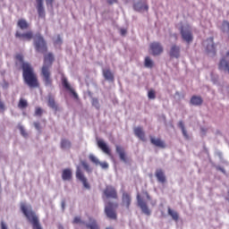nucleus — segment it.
Instances as JSON below:
<instances>
[{
	"instance_id": "obj_4",
	"label": "nucleus",
	"mask_w": 229,
	"mask_h": 229,
	"mask_svg": "<svg viewBox=\"0 0 229 229\" xmlns=\"http://www.w3.org/2000/svg\"><path fill=\"white\" fill-rule=\"evenodd\" d=\"M34 47L38 53H47V43L40 33L36 34L34 37Z\"/></svg>"
},
{
	"instance_id": "obj_34",
	"label": "nucleus",
	"mask_w": 229,
	"mask_h": 229,
	"mask_svg": "<svg viewBox=\"0 0 229 229\" xmlns=\"http://www.w3.org/2000/svg\"><path fill=\"white\" fill-rule=\"evenodd\" d=\"M89 158L90 162L95 164V165H99V159H98V157H96V156L90 154L89 156Z\"/></svg>"
},
{
	"instance_id": "obj_17",
	"label": "nucleus",
	"mask_w": 229,
	"mask_h": 229,
	"mask_svg": "<svg viewBox=\"0 0 229 229\" xmlns=\"http://www.w3.org/2000/svg\"><path fill=\"white\" fill-rule=\"evenodd\" d=\"M134 135L142 140V142H146V132H144V129L142 127L134 128Z\"/></svg>"
},
{
	"instance_id": "obj_29",
	"label": "nucleus",
	"mask_w": 229,
	"mask_h": 229,
	"mask_svg": "<svg viewBox=\"0 0 229 229\" xmlns=\"http://www.w3.org/2000/svg\"><path fill=\"white\" fill-rule=\"evenodd\" d=\"M17 26L21 30H28L30 28V23L24 19H20L17 22Z\"/></svg>"
},
{
	"instance_id": "obj_27",
	"label": "nucleus",
	"mask_w": 229,
	"mask_h": 229,
	"mask_svg": "<svg viewBox=\"0 0 229 229\" xmlns=\"http://www.w3.org/2000/svg\"><path fill=\"white\" fill-rule=\"evenodd\" d=\"M72 143L67 139L61 140V149H71Z\"/></svg>"
},
{
	"instance_id": "obj_28",
	"label": "nucleus",
	"mask_w": 229,
	"mask_h": 229,
	"mask_svg": "<svg viewBox=\"0 0 229 229\" xmlns=\"http://www.w3.org/2000/svg\"><path fill=\"white\" fill-rule=\"evenodd\" d=\"M47 105L50 108H52L55 112H58V105H56V102L55 101V98L53 97L48 98Z\"/></svg>"
},
{
	"instance_id": "obj_31",
	"label": "nucleus",
	"mask_w": 229,
	"mask_h": 229,
	"mask_svg": "<svg viewBox=\"0 0 229 229\" xmlns=\"http://www.w3.org/2000/svg\"><path fill=\"white\" fill-rule=\"evenodd\" d=\"M168 216H171V217H172V219H174V221H178V219L180 218L178 212L171 209V208H168Z\"/></svg>"
},
{
	"instance_id": "obj_13",
	"label": "nucleus",
	"mask_w": 229,
	"mask_h": 229,
	"mask_svg": "<svg viewBox=\"0 0 229 229\" xmlns=\"http://www.w3.org/2000/svg\"><path fill=\"white\" fill-rule=\"evenodd\" d=\"M15 38H20V40H31L33 38V31L30 30L25 33H21L19 30L15 33Z\"/></svg>"
},
{
	"instance_id": "obj_35",
	"label": "nucleus",
	"mask_w": 229,
	"mask_h": 229,
	"mask_svg": "<svg viewBox=\"0 0 229 229\" xmlns=\"http://www.w3.org/2000/svg\"><path fill=\"white\" fill-rule=\"evenodd\" d=\"M148 99H155L157 98V92L155 91V89L148 90Z\"/></svg>"
},
{
	"instance_id": "obj_18",
	"label": "nucleus",
	"mask_w": 229,
	"mask_h": 229,
	"mask_svg": "<svg viewBox=\"0 0 229 229\" xmlns=\"http://www.w3.org/2000/svg\"><path fill=\"white\" fill-rule=\"evenodd\" d=\"M116 153L119 155L120 157V160H122V162H128V157L126 156V151L124 150V148L116 145Z\"/></svg>"
},
{
	"instance_id": "obj_39",
	"label": "nucleus",
	"mask_w": 229,
	"mask_h": 229,
	"mask_svg": "<svg viewBox=\"0 0 229 229\" xmlns=\"http://www.w3.org/2000/svg\"><path fill=\"white\" fill-rule=\"evenodd\" d=\"M222 28L224 30V31H229V22L227 21H224L222 23Z\"/></svg>"
},
{
	"instance_id": "obj_1",
	"label": "nucleus",
	"mask_w": 229,
	"mask_h": 229,
	"mask_svg": "<svg viewBox=\"0 0 229 229\" xmlns=\"http://www.w3.org/2000/svg\"><path fill=\"white\" fill-rule=\"evenodd\" d=\"M16 59L19 60L21 64H22V76L26 85H28L30 89H38L40 87V84L38 83V79L37 78V74H35V72L33 71L31 65L28 63H24V58L21 55H18L16 56Z\"/></svg>"
},
{
	"instance_id": "obj_8",
	"label": "nucleus",
	"mask_w": 229,
	"mask_h": 229,
	"mask_svg": "<svg viewBox=\"0 0 229 229\" xmlns=\"http://www.w3.org/2000/svg\"><path fill=\"white\" fill-rule=\"evenodd\" d=\"M137 201L138 207L141 208L143 214H145L146 216H151V210H149V208H148V202H146V200H144V199H142L140 195L137 196Z\"/></svg>"
},
{
	"instance_id": "obj_44",
	"label": "nucleus",
	"mask_w": 229,
	"mask_h": 229,
	"mask_svg": "<svg viewBox=\"0 0 229 229\" xmlns=\"http://www.w3.org/2000/svg\"><path fill=\"white\" fill-rule=\"evenodd\" d=\"M6 110V106H4V102L0 100V112H4Z\"/></svg>"
},
{
	"instance_id": "obj_41",
	"label": "nucleus",
	"mask_w": 229,
	"mask_h": 229,
	"mask_svg": "<svg viewBox=\"0 0 229 229\" xmlns=\"http://www.w3.org/2000/svg\"><path fill=\"white\" fill-rule=\"evenodd\" d=\"M54 44H55V46H60V45H62V38L60 37V35L57 36V38H56L55 41H54Z\"/></svg>"
},
{
	"instance_id": "obj_15",
	"label": "nucleus",
	"mask_w": 229,
	"mask_h": 229,
	"mask_svg": "<svg viewBox=\"0 0 229 229\" xmlns=\"http://www.w3.org/2000/svg\"><path fill=\"white\" fill-rule=\"evenodd\" d=\"M98 147L103 151V153L108 155V157H112V150H110V148L108 145H106V143H105V141L99 140L98 141Z\"/></svg>"
},
{
	"instance_id": "obj_11",
	"label": "nucleus",
	"mask_w": 229,
	"mask_h": 229,
	"mask_svg": "<svg viewBox=\"0 0 229 229\" xmlns=\"http://www.w3.org/2000/svg\"><path fill=\"white\" fill-rule=\"evenodd\" d=\"M121 205L123 208H126V210H130V205H131V195H130V193H123Z\"/></svg>"
},
{
	"instance_id": "obj_49",
	"label": "nucleus",
	"mask_w": 229,
	"mask_h": 229,
	"mask_svg": "<svg viewBox=\"0 0 229 229\" xmlns=\"http://www.w3.org/2000/svg\"><path fill=\"white\" fill-rule=\"evenodd\" d=\"M179 128H181V130H185V124H183L182 121H180L178 123Z\"/></svg>"
},
{
	"instance_id": "obj_48",
	"label": "nucleus",
	"mask_w": 229,
	"mask_h": 229,
	"mask_svg": "<svg viewBox=\"0 0 229 229\" xmlns=\"http://www.w3.org/2000/svg\"><path fill=\"white\" fill-rule=\"evenodd\" d=\"M47 1V5L51 6L53 8V3H55V0H46Z\"/></svg>"
},
{
	"instance_id": "obj_42",
	"label": "nucleus",
	"mask_w": 229,
	"mask_h": 229,
	"mask_svg": "<svg viewBox=\"0 0 229 229\" xmlns=\"http://www.w3.org/2000/svg\"><path fill=\"white\" fill-rule=\"evenodd\" d=\"M20 131H21V134L23 137H28V132H26V130H24V127L21 126V127H20Z\"/></svg>"
},
{
	"instance_id": "obj_32",
	"label": "nucleus",
	"mask_w": 229,
	"mask_h": 229,
	"mask_svg": "<svg viewBox=\"0 0 229 229\" xmlns=\"http://www.w3.org/2000/svg\"><path fill=\"white\" fill-rule=\"evenodd\" d=\"M18 108H21V110H23V108H28V100L24 98H20L18 103Z\"/></svg>"
},
{
	"instance_id": "obj_30",
	"label": "nucleus",
	"mask_w": 229,
	"mask_h": 229,
	"mask_svg": "<svg viewBox=\"0 0 229 229\" xmlns=\"http://www.w3.org/2000/svg\"><path fill=\"white\" fill-rule=\"evenodd\" d=\"M86 228L89 229H99V225L95 219L89 218V223L86 224Z\"/></svg>"
},
{
	"instance_id": "obj_25",
	"label": "nucleus",
	"mask_w": 229,
	"mask_h": 229,
	"mask_svg": "<svg viewBox=\"0 0 229 229\" xmlns=\"http://www.w3.org/2000/svg\"><path fill=\"white\" fill-rule=\"evenodd\" d=\"M133 8L136 12H144V10L148 11L149 7L148 6V4H142V2L140 1L134 4Z\"/></svg>"
},
{
	"instance_id": "obj_40",
	"label": "nucleus",
	"mask_w": 229,
	"mask_h": 229,
	"mask_svg": "<svg viewBox=\"0 0 229 229\" xmlns=\"http://www.w3.org/2000/svg\"><path fill=\"white\" fill-rule=\"evenodd\" d=\"M72 223L73 225H79V223L85 225V222L81 221V218L79 216H75Z\"/></svg>"
},
{
	"instance_id": "obj_2",
	"label": "nucleus",
	"mask_w": 229,
	"mask_h": 229,
	"mask_svg": "<svg viewBox=\"0 0 229 229\" xmlns=\"http://www.w3.org/2000/svg\"><path fill=\"white\" fill-rule=\"evenodd\" d=\"M55 62V55L53 53H48L44 56V64L41 67V76L46 87L53 86V78H51V67Z\"/></svg>"
},
{
	"instance_id": "obj_12",
	"label": "nucleus",
	"mask_w": 229,
	"mask_h": 229,
	"mask_svg": "<svg viewBox=\"0 0 229 229\" xmlns=\"http://www.w3.org/2000/svg\"><path fill=\"white\" fill-rule=\"evenodd\" d=\"M62 81V85L64 89H66V90H69V92H71V94H72L73 98L75 99H78V93H76V91H74V89H72L71 87V84H69V81H67V79L65 78V76H63L61 79Z\"/></svg>"
},
{
	"instance_id": "obj_26",
	"label": "nucleus",
	"mask_w": 229,
	"mask_h": 229,
	"mask_svg": "<svg viewBox=\"0 0 229 229\" xmlns=\"http://www.w3.org/2000/svg\"><path fill=\"white\" fill-rule=\"evenodd\" d=\"M191 104L194 106H201V105H203V98L199 96H192L191 98Z\"/></svg>"
},
{
	"instance_id": "obj_6",
	"label": "nucleus",
	"mask_w": 229,
	"mask_h": 229,
	"mask_svg": "<svg viewBox=\"0 0 229 229\" xmlns=\"http://www.w3.org/2000/svg\"><path fill=\"white\" fill-rule=\"evenodd\" d=\"M149 50L153 56H158L164 53V47L159 42H152L149 45Z\"/></svg>"
},
{
	"instance_id": "obj_23",
	"label": "nucleus",
	"mask_w": 229,
	"mask_h": 229,
	"mask_svg": "<svg viewBox=\"0 0 229 229\" xmlns=\"http://www.w3.org/2000/svg\"><path fill=\"white\" fill-rule=\"evenodd\" d=\"M207 42H209L208 45H207V51L208 53H213L214 55H216V45L214 44V38H208L207 39Z\"/></svg>"
},
{
	"instance_id": "obj_22",
	"label": "nucleus",
	"mask_w": 229,
	"mask_h": 229,
	"mask_svg": "<svg viewBox=\"0 0 229 229\" xmlns=\"http://www.w3.org/2000/svg\"><path fill=\"white\" fill-rule=\"evenodd\" d=\"M150 142L153 144V146H156L157 148H161L164 149L165 148V142L160 139H155L152 136H150Z\"/></svg>"
},
{
	"instance_id": "obj_54",
	"label": "nucleus",
	"mask_w": 229,
	"mask_h": 229,
	"mask_svg": "<svg viewBox=\"0 0 229 229\" xmlns=\"http://www.w3.org/2000/svg\"><path fill=\"white\" fill-rule=\"evenodd\" d=\"M152 205H157V201H154V203H152Z\"/></svg>"
},
{
	"instance_id": "obj_14",
	"label": "nucleus",
	"mask_w": 229,
	"mask_h": 229,
	"mask_svg": "<svg viewBox=\"0 0 229 229\" xmlns=\"http://www.w3.org/2000/svg\"><path fill=\"white\" fill-rule=\"evenodd\" d=\"M218 69L219 71H225L229 74V60L226 59V57H222L220 59V62L218 64Z\"/></svg>"
},
{
	"instance_id": "obj_16",
	"label": "nucleus",
	"mask_w": 229,
	"mask_h": 229,
	"mask_svg": "<svg viewBox=\"0 0 229 229\" xmlns=\"http://www.w3.org/2000/svg\"><path fill=\"white\" fill-rule=\"evenodd\" d=\"M169 55L171 58H180V47L174 44L170 47Z\"/></svg>"
},
{
	"instance_id": "obj_20",
	"label": "nucleus",
	"mask_w": 229,
	"mask_h": 229,
	"mask_svg": "<svg viewBox=\"0 0 229 229\" xmlns=\"http://www.w3.org/2000/svg\"><path fill=\"white\" fill-rule=\"evenodd\" d=\"M155 176L157 182H159V183H165L166 179H165V174L164 173V170L162 169L156 170Z\"/></svg>"
},
{
	"instance_id": "obj_55",
	"label": "nucleus",
	"mask_w": 229,
	"mask_h": 229,
	"mask_svg": "<svg viewBox=\"0 0 229 229\" xmlns=\"http://www.w3.org/2000/svg\"><path fill=\"white\" fill-rule=\"evenodd\" d=\"M106 229H114V227H107Z\"/></svg>"
},
{
	"instance_id": "obj_47",
	"label": "nucleus",
	"mask_w": 229,
	"mask_h": 229,
	"mask_svg": "<svg viewBox=\"0 0 229 229\" xmlns=\"http://www.w3.org/2000/svg\"><path fill=\"white\" fill-rule=\"evenodd\" d=\"M216 171H221V173H223V174H226V170H225V168H223L221 166H216Z\"/></svg>"
},
{
	"instance_id": "obj_53",
	"label": "nucleus",
	"mask_w": 229,
	"mask_h": 229,
	"mask_svg": "<svg viewBox=\"0 0 229 229\" xmlns=\"http://www.w3.org/2000/svg\"><path fill=\"white\" fill-rule=\"evenodd\" d=\"M146 196H147V199H148V201H150L151 196H149V193L146 192Z\"/></svg>"
},
{
	"instance_id": "obj_50",
	"label": "nucleus",
	"mask_w": 229,
	"mask_h": 229,
	"mask_svg": "<svg viewBox=\"0 0 229 229\" xmlns=\"http://www.w3.org/2000/svg\"><path fill=\"white\" fill-rule=\"evenodd\" d=\"M182 131L183 137H185L186 139H189V134H187V130L182 129Z\"/></svg>"
},
{
	"instance_id": "obj_24",
	"label": "nucleus",
	"mask_w": 229,
	"mask_h": 229,
	"mask_svg": "<svg viewBox=\"0 0 229 229\" xmlns=\"http://www.w3.org/2000/svg\"><path fill=\"white\" fill-rule=\"evenodd\" d=\"M62 179L64 182L72 180V171L70 168H66V169L63 170Z\"/></svg>"
},
{
	"instance_id": "obj_51",
	"label": "nucleus",
	"mask_w": 229,
	"mask_h": 229,
	"mask_svg": "<svg viewBox=\"0 0 229 229\" xmlns=\"http://www.w3.org/2000/svg\"><path fill=\"white\" fill-rule=\"evenodd\" d=\"M108 4H114L115 3H117V0H106Z\"/></svg>"
},
{
	"instance_id": "obj_33",
	"label": "nucleus",
	"mask_w": 229,
	"mask_h": 229,
	"mask_svg": "<svg viewBox=\"0 0 229 229\" xmlns=\"http://www.w3.org/2000/svg\"><path fill=\"white\" fill-rule=\"evenodd\" d=\"M145 67H148V69H152L153 67V60L149 56L145 57Z\"/></svg>"
},
{
	"instance_id": "obj_10",
	"label": "nucleus",
	"mask_w": 229,
	"mask_h": 229,
	"mask_svg": "<svg viewBox=\"0 0 229 229\" xmlns=\"http://www.w3.org/2000/svg\"><path fill=\"white\" fill-rule=\"evenodd\" d=\"M104 194L106 198L111 199H117L119 198V196L117 195V191L113 186H106L104 190Z\"/></svg>"
},
{
	"instance_id": "obj_45",
	"label": "nucleus",
	"mask_w": 229,
	"mask_h": 229,
	"mask_svg": "<svg viewBox=\"0 0 229 229\" xmlns=\"http://www.w3.org/2000/svg\"><path fill=\"white\" fill-rule=\"evenodd\" d=\"M34 128H36L38 131H40L42 130V127L40 126V123L38 122L34 123Z\"/></svg>"
},
{
	"instance_id": "obj_38",
	"label": "nucleus",
	"mask_w": 229,
	"mask_h": 229,
	"mask_svg": "<svg viewBox=\"0 0 229 229\" xmlns=\"http://www.w3.org/2000/svg\"><path fill=\"white\" fill-rule=\"evenodd\" d=\"M92 106H95L98 110H99V100L98 98H92Z\"/></svg>"
},
{
	"instance_id": "obj_36",
	"label": "nucleus",
	"mask_w": 229,
	"mask_h": 229,
	"mask_svg": "<svg viewBox=\"0 0 229 229\" xmlns=\"http://www.w3.org/2000/svg\"><path fill=\"white\" fill-rule=\"evenodd\" d=\"M42 114H44V110H42L41 107L35 108V115H37L38 117H41Z\"/></svg>"
},
{
	"instance_id": "obj_37",
	"label": "nucleus",
	"mask_w": 229,
	"mask_h": 229,
	"mask_svg": "<svg viewBox=\"0 0 229 229\" xmlns=\"http://www.w3.org/2000/svg\"><path fill=\"white\" fill-rule=\"evenodd\" d=\"M81 165L83 166V168L85 169V171H87V173H90V171H92V170L90 169V165H89L87 164V162L82 161V162H81Z\"/></svg>"
},
{
	"instance_id": "obj_43",
	"label": "nucleus",
	"mask_w": 229,
	"mask_h": 229,
	"mask_svg": "<svg viewBox=\"0 0 229 229\" xmlns=\"http://www.w3.org/2000/svg\"><path fill=\"white\" fill-rule=\"evenodd\" d=\"M98 165H100L102 169H108V163L106 162H99Z\"/></svg>"
},
{
	"instance_id": "obj_3",
	"label": "nucleus",
	"mask_w": 229,
	"mask_h": 229,
	"mask_svg": "<svg viewBox=\"0 0 229 229\" xmlns=\"http://www.w3.org/2000/svg\"><path fill=\"white\" fill-rule=\"evenodd\" d=\"M21 210L28 221L31 223L32 229H42L38 216H37V214H35L34 210L31 208V206H27L26 204L21 203Z\"/></svg>"
},
{
	"instance_id": "obj_7",
	"label": "nucleus",
	"mask_w": 229,
	"mask_h": 229,
	"mask_svg": "<svg viewBox=\"0 0 229 229\" xmlns=\"http://www.w3.org/2000/svg\"><path fill=\"white\" fill-rule=\"evenodd\" d=\"M76 178L81 182L85 189L88 191L90 190V184L89 183V181H87V177H85V174H83V172L80 166H78L76 170Z\"/></svg>"
},
{
	"instance_id": "obj_46",
	"label": "nucleus",
	"mask_w": 229,
	"mask_h": 229,
	"mask_svg": "<svg viewBox=\"0 0 229 229\" xmlns=\"http://www.w3.org/2000/svg\"><path fill=\"white\" fill-rule=\"evenodd\" d=\"M126 33H128V30L126 29L120 30V34L122 35V37H124Z\"/></svg>"
},
{
	"instance_id": "obj_19",
	"label": "nucleus",
	"mask_w": 229,
	"mask_h": 229,
	"mask_svg": "<svg viewBox=\"0 0 229 229\" xmlns=\"http://www.w3.org/2000/svg\"><path fill=\"white\" fill-rule=\"evenodd\" d=\"M102 74L105 80H106L107 81H112V82L115 81V78L114 77V73L112 72L110 68L104 69L102 71Z\"/></svg>"
},
{
	"instance_id": "obj_21",
	"label": "nucleus",
	"mask_w": 229,
	"mask_h": 229,
	"mask_svg": "<svg viewBox=\"0 0 229 229\" xmlns=\"http://www.w3.org/2000/svg\"><path fill=\"white\" fill-rule=\"evenodd\" d=\"M37 10L39 17H46V11H44V2L43 0H36Z\"/></svg>"
},
{
	"instance_id": "obj_9",
	"label": "nucleus",
	"mask_w": 229,
	"mask_h": 229,
	"mask_svg": "<svg viewBox=\"0 0 229 229\" xmlns=\"http://www.w3.org/2000/svg\"><path fill=\"white\" fill-rule=\"evenodd\" d=\"M181 37L184 42H187V44H191L192 40H194V36H192V30L190 29H181Z\"/></svg>"
},
{
	"instance_id": "obj_52",
	"label": "nucleus",
	"mask_w": 229,
	"mask_h": 229,
	"mask_svg": "<svg viewBox=\"0 0 229 229\" xmlns=\"http://www.w3.org/2000/svg\"><path fill=\"white\" fill-rule=\"evenodd\" d=\"M1 228L2 229H8V226H6V224H4L3 221L1 222Z\"/></svg>"
},
{
	"instance_id": "obj_5",
	"label": "nucleus",
	"mask_w": 229,
	"mask_h": 229,
	"mask_svg": "<svg viewBox=\"0 0 229 229\" xmlns=\"http://www.w3.org/2000/svg\"><path fill=\"white\" fill-rule=\"evenodd\" d=\"M119 204L117 202H107L105 207V214L109 219L116 220L117 212L115 211Z\"/></svg>"
}]
</instances>
